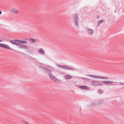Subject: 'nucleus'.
Listing matches in <instances>:
<instances>
[{"label": "nucleus", "instance_id": "nucleus-1", "mask_svg": "<svg viewBox=\"0 0 124 124\" xmlns=\"http://www.w3.org/2000/svg\"><path fill=\"white\" fill-rule=\"evenodd\" d=\"M42 69L44 70L46 72H47L49 74L50 78L51 79L55 81L56 82H58L59 81H60L58 79H57L54 76H53L51 74V71L50 69L47 68L43 66Z\"/></svg>", "mask_w": 124, "mask_h": 124}, {"label": "nucleus", "instance_id": "nucleus-2", "mask_svg": "<svg viewBox=\"0 0 124 124\" xmlns=\"http://www.w3.org/2000/svg\"><path fill=\"white\" fill-rule=\"evenodd\" d=\"M87 76L88 77H92L94 78L98 79H108V77L105 76H97L95 75H88Z\"/></svg>", "mask_w": 124, "mask_h": 124}, {"label": "nucleus", "instance_id": "nucleus-3", "mask_svg": "<svg viewBox=\"0 0 124 124\" xmlns=\"http://www.w3.org/2000/svg\"><path fill=\"white\" fill-rule=\"evenodd\" d=\"M57 66L59 68L63 69L65 70H73L75 69V68H74L69 67L68 66L64 65H57Z\"/></svg>", "mask_w": 124, "mask_h": 124}, {"label": "nucleus", "instance_id": "nucleus-4", "mask_svg": "<svg viewBox=\"0 0 124 124\" xmlns=\"http://www.w3.org/2000/svg\"><path fill=\"white\" fill-rule=\"evenodd\" d=\"M91 84L94 86H102L103 84L99 81H93L91 82Z\"/></svg>", "mask_w": 124, "mask_h": 124}, {"label": "nucleus", "instance_id": "nucleus-5", "mask_svg": "<svg viewBox=\"0 0 124 124\" xmlns=\"http://www.w3.org/2000/svg\"><path fill=\"white\" fill-rule=\"evenodd\" d=\"M102 82L104 84H112L111 85H116V82L112 81H102Z\"/></svg>", "mask_w": 124, "mask_h": 124}, {"label": "nucleus", "instance_id": "nucleus-6", "mask_svg": "<svg viewBox=\"0 0 124 124\" xmlns=\"http://www.w3.org/2000/svg\"><path fill=\"white\" fill-rule=\"evenodd\" d=\"M0 46L6 49L13 50V49L11 48L8 46L4 44L0 43Z\"/></svg>", "mask_w": 124, "mask_h": 124}, {"label": "nucleus", "instance_id": "nucleus-7", "mask_svg": "<svg viewBox=\"0 0 124 124\" xmlns=\"http://www.w3.org/2000/svg\"><path fill=\"white\" fill-rule=\"evenodd\" d=\"M10 12L14 14H18L19 12V11L17 9L13 8L11 9L10 11Z\"/></svg>", "mask_w": 124, "mask_h": 124}, {"label": "nucleus", "instance_id": "nucleus-8", "mask_svg": "<svg viewBox=\"0 0 124 124\" xmlns=\"http://www.w3.org/2000/svg\"><path fill=\"white\" fill-rule=\"evenodd\" d=\"M87 31L88 33L89 34L92 35L94 33V31L92 29L87 28Z\"/></svg>", "mask_w": 124, "mask_h": 124}, {"label": "nucleus", "instance_id": "nucleus-9", "mask_svg": "<svg viewBox=\"0 0 124 124\" xmlns=\"http://www.w3.org/2000/svg\"><path fill=\"white\" fill-rule=\"evenodd\" d=\"M78 87L82 89H85L86 90H89L90 88L87 86L86 85H79L78 86Z\"/></svg>", "mask_w": 124, "mask_h": 124}, {"label": "nucleus", "instance_id": "nucleus-10", "mask_svg": "<svg viewBox=\"0 0 124 124\" xmlns=\"http://www.w3.org/2000/svg\"><path fill=\"white\" fill-rule=\"evenodd\" d=\"M17 41L18 40L15 39L14 40H10L9 42L13 44L18 45L19 44L17 42Z\"/></svg>", "mask_w": 124, "mask_h": 124}, {"label": "nucleus", "instance_id": "nucleus-11", "mask_svg": "<svg viewBox=\"0 0 124 124\" xmlns=\"http://www.w3.org/2000/svg\"><path fill=\"white\" fill-rule=\"evenodd\" d=\"M19 45V46H18V47L21 48H23L25 49H28V47L26 46H25L23 45H22L21 44H19V45Z\"/></svg>", "mask_w": 124, "mask_h": 124}, {"label": "nucleus", "instance_id": "nucleus-12", "mask_svg": "<svg viewBox=\"0 0 124 124\" xmlns=\"http://www.w3.org/2000/svg\"><path fill=\"white\" fill-rule=\"evenodd\" d=\"M78 15L77 13L75 14L74 16V21L75 20H78Z\"/></svg>", "mask_w": 124, "mask_h": 124}, {"label": "nucleus", "instance_id": "nucleus-13", "mask_svg": "<svg viewBox=\"0 0 124 124\" xmlns=\"http://www.w3.org/2000/svg\"><path fill=\"white\" fill-rule=\"evenodd\" d=\"M39 52L41 54H44L45 51L43 49L40 48L39 49Z\"/></svg>", "mask_w": 124, "mask_h": 124}, {"label": "nucleus", "instance_id": "nucleus-14", "mask_svg": "<svg viewBox=\"0 0 124 124\" xmlns=\"http://www.w3.org/2000/svg\"><path fill=\"white\" fill-rule=\"evenodd\" d=\"M17 42L18 44L22 43L23 44H25L27 43V41H21L20 40H18Z\"/></svg>", "mask_w": 124, "mask_h": 124}, {"label": "nucleus", "instance_id": "nucleus-15", "mask_svg": "<svg viewBox=\"0 0 124 124\" xmlns=\"http://www.w3.org/2000/svg\"><path fill=\"white\" fill-rule=\"evenodd\" d=\"M95 105H97L96 102L94 103L93 102H90V104L88 105V107H90Z\"/></svg>", "mask_w": 124, "mask_h": 124}, {"label": "nucleus", "instance_id": "nucleus-16", "mask_svg": "<svg viewBox=\"0 0 124 124\" xmlns=\"http://www.w3.org/2000/svg\"><path fill=\"white\" fill-rule=\"evenodd\" d=\"M103 102V101L102 100H99L96 102L97 105L102 104Z\"/></svg>", "mask_w": 124, "mask_h": 124}, {"label": "nucleus", "instance_id": "nucleus-17", "mask_svg": "<svg viewBox=\"0 0 124 124\" xmlns=\"http://www.w3.org/2000/svg\"><path fill=\"white\" fill-rule=\"evenodd\" d=\"M64 78L66 79H70L72 77L70 75H68L65 76Z\"/></svg>", "mask_w": 124, "mask_h": 124}, {"label": "nucleus", "instance_id": "nucleus-18", "mask_svg": "<svg viewBox=\"0 0 124 124\" xmlns=\"http://www.w3.org/2000/svg\"><path fill=\"white\" fill-rule=\"evenodd\" d=\"M78 20H74V22L75 23V24L76 26L77 27L78 26Z\"/></svg>", "mask_w": 124, "mask_h": 124}, {"label": "nucleus", "instance_id": "nucleus-19", "mask_svg": "<svg viewBox=\"0 0 124 124\" xmlns=\"http://www.w3.org/2000/svg\"><path fill=\"white\" fill-rule=\"evenodd\" d=\"M30 41H31L32 42H36V40L34 39H29Z\"/></svg>", "mask_w": 124, "mask_h": 124}, {"label": "nucleus", "instance_id": "nucleus-20", "mask_svg": "<svg viewBox=\"0 0 124 124\" xmlns=\"http://www.w3.org/2000/svg\"><path fill=\"white\" fill-rule=\"evenodd\" d=\"M81 78L82 79L84 80L85 81H90V79H88V78Z\"/></svg>", "mask_w": 124, "mask_h": 124}, {"label": "nucleus", "instance_id": "nucleus-21", "mask_svg": "<svg viewBox=\"0 0 124 124\" xmlns=\"http://www.w3.org/2000/svg\"><path fill=\"white\" fill-rule=\"evenodd\" d=\"M98 92L100 94H101L103 93V91L101 89H100L98 90Z\"/></svg>", "mask_w": 124, "mask_h": 124}, {"label": "nucleus", "instance_id": "nucleus-22", "mask_svg": "<svg viewBox=\"0 0 124 124\" xmlns=\"http://www.w3.org/2000/svg\"><path fill=\"white\" fill-rule=\"evenodd\" d=\"M22 122L24 123V124H28L29 123L24 120L22 121Z\"/></svg>", "mask_w": 124, "mask_h": 124}, {"label": "nucleus", "instance_id": "nucleus-23", "mask_svg": "<svg viewBox=\"0 0 124 124\" xmlns=\"http://www.w3.org/2000/svg\"><path fill=\"white\" fill-rule=\"evenodd\" d=\"M103 22V21L102 20H99L98 22V25L99 23H100Z\"/></svg>", "mask_w": 124, "mask_h": 124}, {"label": "nucleus", "instance_id": "nucleus-24", "mask_svg": "<svg viewBox=\"0 0 124 124\" xmlns=\"http://www.w3.org/2000/svg\"><path fill=\"white\" fill-rule=\"evenodd\" d=\"M13 50L14 51H15V52H16L19 53H22L21 52H19V51H16L14 50L13 49Z\"/></svg>", "mask_w": 124, "mask_h": 124}, {"label": "nucleus", "instance_id": "nucleus-25", "mask_svg": "<svg viewBox=\"0 0 124 124\" xmlns=\"http://www.w3.org/2000/svg\"><path fill=\"white\" fill-rule=\"evenodd\" d=\"M43 66H39V68H41V69L42 68V67H43Z\"/></svg>", "mask_w": 124, "mask_h": 124}, {"label": "nucleus", "instance_id": "nucleus-26", "mask_svg": "<svg viewBox=\"0 0 124 124\" xmlns=\"http://www.w3.org/2000/svg\"><path fill=\"white\" fill-rule=\"evenodd\" d=\"M99 17V15H98V16H97V18H98Z\"/></svg>", "mask_w": 124, "mask_h": 124}, {"label": "nucleus", "instance_id": "nucleus-27", "mask_svg": "<svg viewBox=\"0 0 124 124\" xmlns=\"http://www.w3.org/2000/svg\"><path fill=\"white\" fill-rule=\"evenodd\" d=\"M120 83H121V84H123V83H121V82H120Z\"/></svg>", "mask_w": 124, "mask_h": 124}, {"label": "nucleus", "instance_id": "nucleus-28", "mask_svg": "<svg viewBox=\"0 0 124 124\" xmlns=\"http://www.w3.org/2000/svg\"><path fill=\"white\" fill-rule=\"evenodd\" d=\"M1 14V11L0 10V15Z\"/></svg>", "mask_w": 124, "mask_h": 124}, {"label": "nucleus", "instance_id": "nucleus-29", "mask_svg": "<svg viewBox=\"0 0 124 124\" xmlns=\"http://www.w3.org/2000/svg\"><path fill=\"white\" fill-rule=\"evenodd\" d=\"M2 40H0V42H2Z\"/></svg>", "mask_w": 124, "mask_h": 124}]
</instances>
